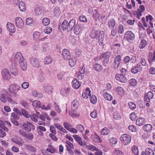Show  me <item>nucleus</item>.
Segmentation results:
<instances>
[{"instance_id": "9d476101", "label": "nucleus", "mask_w": 155, "mask_h": 155, "mask_svg": "<svg viewBox=\"0 0 155 155\" xmlns=\"http://www.w3.org/2000/svg\"><path fill=\"white\" fill-rule=\"evenodd\" d=\"M2 74L4 79L8 80L11 78V74L9 70L7 69H3L2 71Z\"/></svg>"}, {"instance_id": "1a4fd4ad", "label": "nucleus", "mask_w": 155, "mask_h": 155, "mask_svg": "<svg viewBox=\"0 0 155 155\" xmlns=\"http://www.w3.org/2000/svg\"><path fill=\"white\" fill-rule=\"evenodd\" d=\"M30 61L31 64L34 67L38 68L40 66V63L39 60L35 58H31Z\"/></svg>"}, {"instance_id": "3c124183", "label": "nucleus", "mask_w": 155, "mask_h": 155, "mask_svg": "<svg viewBox=\"0 0 155 155\" xmlns=\"http://www.w3.org/2000/svg\"><path fill=\"white\" fill-rule=\"evenodd\" d=\"M20 118V116L14 112L12 113L11 114V119L12 120H18Z\"/></svg>"}, {"instance_id": "8fccbe9b", "label": "nucleus", "mask_w": 155, "mask_h": 155, "mask_svg": "<svg viewBox=\"0 0 155 155\" xmlns=\"http://www.w3.org/2000/svg\"><path fill=\"white\" fill-rule=\"evenodd\" d=\"M113 155H124V153L121 151L115 149L113 153Z\"/></svg>"}, {"instance_id": "052dcab7", "label": "nucleus", "mask_w": 155, "mask_h": 155, "mask_svg": "<svg viewBox=\"0 0 155 155\" xmlns=\"http://www.w3.org/2000/svg\"><path fill=\"white\" fill-rule=\"evenodd\" d=\"M34 11L37 15H39L42 13L41 9L38 7H36Z\"/></svg>"}, {"instance_id": "37998d69", "label": "nucleus", "mask_w": 155, "mask_h": 155, "mask_svg": "<svg viewBox=\"0 0 155 155\" xmlns=\"http://www.w3.org/2000/svg\"><path fill=\"white\" fill-rule=\"evenodd\" d=\"M32 94L35 97H37L38 98L42 97V95L41 93L35 91H32Z\"/></svg>"}, {"instance_id": "a878e982", "label": "nucleus", "mask_w": 155, "mask_h": 155, "mask_svg": "<svg viewBox=\"0 0 155 155\" xmlns=\"http://www.w3.org/2000/svg\"><path fill=\"white\" fill-rule=\"evenodd\" d=\"M116 91L117 94L120 96H123L125 94V91L121 87H118L116 88Z\"/></svg>"}, {"instance_id": "5fc2aeb1", "label": "nucleus", "mask_w": 155, "mask_h": 155, "mask_svg": "<svg viewBox=\"0 0 155 155\" xmlns=\"http://www.w3.org/2000/svg\"><path fill=\"white\" fill-rule=\"evenodd\" d=\"M42 23L45 26H47L50 23L49 19L48 18H45L42 20Z\"/></svg>"}, {"instance_id": "412c9836", "label": "nucleus", "mask_w": 155, "mask_h": 155, "mask_svg": "<svg viewBox=\"0 0 155 155\" xmlns=\"http://www.w3.org/2000/svg\"><path fill=\"white\" fill-rule=\"evenodd\" d=\"M91 91L89 88L88 87L86 88L85 91L82 94V97L84 99H87L89 96H91Z\"/></svg>"}, {"instance_id": "58836bf2", "label": "nucleus", "mask_w": 155, "mask_h": 155, "mask_svg": "<svg viewBox=\"0 0 155 155\" xmlns=\"http://www.w3.org/2000/svg\"><path fill=\"white\" fill-rule=\"evenodd\" d=\"M40 36L41 34L39 32L37 31L34 32L33 35V38L35 41H38L41 37Z\"/></svg>"}, {"instance_id": "f704fd0d", "label": "nucleus", "mask_w": 155, "mask_h": 155, "mask_svg": "<svg viewBox=\"0 0 155 155\" xmlns=\"http://www.w3.org/2000/svg\"><path fill=\"white\" fill-rule=\"evenodd\" d=\"M69 114L70 116L73 117H76L80 116V113L79 112L76 111V110H72L69 112Z\"/></svg>"}, {"instance_id": "f3484780", "label": "nucleus", "mask_w": 155, "mask_h": 155, "mask_svg": "<svg viewBox=\"0 0 155 155\" xmlns=\"http://www.w3.org/2000/svg\"><path fill=\"white\" fill-rule=\"evenodd\" d=\"M101 33L99 31L94 30L91 32L90 36L92 38L97 39V38L99 37V36L101 35Z\"/></svg>"}, {"instance_id": "f257e3e1", "label": "nucleus", "mask_w": 155, "mask_h": 155, "mask_svg": "<svg viewBox=\"0 0 155 155\" xmlns=\"http://www.w3.org/2000/svg\"><path fill=\"white\" fill-rule=\"evenodd\" d=\"M75 23L76 21L75 20H71L69 22L67 20H65L62 24V28L64 31L70 32L75 25Z\"/></svg>"}, {"instance_id": "09e8293b", "label": "nucleus", "mask_w": 155, "mask_h": 155, "mask_svg": "<svg viewBox=\"0 0 155 155\" xmlns=\"http://www.w3.org/2000/svg\"><path fill=\"white\" fill-rule=\"evenodd\" d=\"M52 61V59L50 56H47L44 59L45 64H50Z\"/></svg>"}, {"instance_id": "aec40b11", "label": "nucleus", "mask_w": 155, "mask_h": 155, "mask_svg": "<svg viewBox=\"0 0 155 155\" xmlns=\"http://www.w3.org/2000/svg\"><path fill=\"white\" fill-rule=\"evenodd\" d=\"M72 87L75 89H78L80 87L81 83L79 81L76 79H74L72 82Z\"/></svg>"}, {"instance_id": "5701e85b", "label": "nucleus", "mask_w": 155, "mask_h": 155, "mask_svg": "<svg viewBox=\"0 0 155 155\" xmlns=\"http://www.w3.org/2000/svg\"><path fill=\"white\" fill-rule=\"evenodd\" d=\"M46 150L51 153H56L58 152L57 149L54 148L51 144H49L46 149Z\"/></svg>"}, {"instance_id": "6ab92c4d", "label": "nucleus", "mask_w": 155, "mask_h": 155, "mask_svg": "<svg viewBox=\"0 0 155 155\" xmlns=\"http://www.w3.org/2000/svg\"><path fill=\"white\" fill-rule=\"evenodd\" d=\"M73 28L74 33L76 35H78L81 31V25L78 24H76V23Z\"/></svg>"}, {"instance_id": "20e7f679", "label": "nucleus", "mask_w": 155, "mask_h": 155, "mask_svg": "<svg viewBox=\"0 0 155 155\" xmlns=\"http://www.w3.org/2000/svg\"><path fill=\"white\" fill-rule=\"evenodd\" d=\"M131 137L127 134H122L120 137V140L122 143L124 145H126L129 144L131 141Z\"/></svg>"}, {"instance_id": "69168bd1", "label": "nucleus", "mask_w": 155, "mask_h": 155, "mask_svg": "<svg viewBox=\"0 0 155 155\" xmlns=\"http://www.w3.org/2000/svg\"><path fill=\"white\" fill-rule=\"evenodd\" d=\"M109 142L111 144H115L117 143V140L116 138L114 137H112L109 139Z\"/></svg>"}, {"instance_id": "0eeeda50", "label": "nucleus", "mask_w": 155, "mask_h": 155, "mask_svg": "<svg viewBox=\"0 0 155 155\" xmlns=\"http://www.w3.org/2000/svg\"><path fill=\"white\" fill-rule=\"evenodd\" d=\"M124 37L128 41L130 42L135 38V36L132 31H128L125 34Z\"/></svg>"}, {"instance_id": "c756f323", "label": "nucleus", "mask_w": 155, "mask_h": 155, "mask_svg": "<svg viewBox=\"0 0 155 155\" xmlns=\"http://www.w3.org/2000/svg\"><path fill=\"white\" fill-rule=\"evenodd\" d=\"M66 146L67 148V150L68 151L73 152V151L71 149H74V146L73 144L68 140L66 141Z\"/></svg>"}, {"instance_id": "4d7b16f0", "label": "nucleus", "mask_w": 155, "mask_h": 155, "mask_svg": "<svg viewBox=\"0 0 155 155\" xmlns=\"http://www.w3.org/2000/svg\"><path fill=\"white\" fill-rule=\"evenodd\" d=\"M90 100L91 102L93 104H95L97 101V99L96 96L95 95H93L90 96Z\"/></svg>"}, {"instance_id": "6e6552de", "label": "nucleus", "mask_w": 155, "mask_h": 155, "mask_svg": "<svg viewBox=\"0 0 155 155\" xmlns=\"http://www.w3.org/2000/svg\"><path fill=\"white\" fill-rule=\"evenodd\" d=\"M16 26L19 28L22 29L24 27V22L22 19L19 17H17L15 19Z\"/></svg>"}, {"instance_id": "ddd939ff", "label": "nucleus", "mask_w": 155, "mask_h": 155, "mask_svg": "<svg viewBox=\"0 0 155 155\" xmlns=\"http://www.w3.org/2000/svg\"><path fill=\"white\" fill-rule=\"evenodd\" d=\"M14 60L16 63H19L22 61L24 59L20 52H17L15 55Z\"/></svg>"}, {"instance_id": "603ef678", "label": "nucleus", "mask_w": 155, "mask_h": 155, "mask_svg": "<svg viewBox=\"0 0 155 155\" xmlns=\"http://www.w3.org/2000/svg\"><path fill=\"white\" fill-rule=\"evenodd\" d=\"M145 152L147 155H154L153 151L150 148H147L145 150Z\"/></svg>"}, {"instance_id": "9b49d317", "label": "nucleus", "mask_w": 155, "mask_h": 155, "mask_svg": "<svg viewBox=\"0 0 155 155\" xmlns=\"http://www.w3.org/2000/svg\"><path fill=\"white\" fill-rule=\"evenodd\" d=\"M22 126L24 129L27 131L30 132L31 129L34 130L35 127L31 123L27 122L23 123Z\"/></svg>"}, {"instance_id": "f8f14e48", "label": "nucleus", "mask_w": 155, "mask_h": 155, "mask_svg": "<svg viewBox=\"0 0 155 155\" xmlns=\"http://www.w3.org/2000/svg\"><path fill=\"white\" fill-rule=\"evenodd\" d=\"M62 56L65 60H68L71 58V54L69 51L66 49H64L62 53Z\"/></svg>"}, {"instance_id": "338daca9", "label": "nucleus", "mask_w": 155, "mask_h": 155, "mask_svg": "<svg viewBox=\"0 0 155 155\" xmlns=\"http://www.w3.org/2000/svg\"><path fill=\"white\" fill-rule=\"evenodd\" d=\"M44 90L48 93L51 94L52 93L51 88L49 86H45L44 87Z\"/></svg>"}, {"instance_id": "6e6d98bb", "label": "nucleus", "mask_w": 155, "mask_h": 155, "mask_svg": "<svg viewBox=\"0 0 155 155\" xmlns=\"http://www.w3.org/2000/svg\"><path fill=\"white\" fill-rule=\"evenodd\" d=\"M99 38L98 42L99 43L100 46H102L104 40V35L102 34L99 36Z\"/></svg>"}, {"instance_id": "4be33fe9", "label": "nucleus", "mask_w": 155, "mask_h": 155, "mask_svg": "<svg viewBox=\"0 0 155 155\" xmlns=\"http://www.w3.org/2000/svg\"><path fill=\"white\" fill-rule=\"evenodd\" d=\"M0 100L3 103H5L7 100L9 101H11L12 100L11 98L7 95L3 93L0 95Z\"/></svg>"}, {"instance_id": "c9c22d12", "label": "nucleus", "mask_w": 155, "mask_h": 155, "mask_svg": "<svg viewBox=\"0 0 155 155\" xmlns=\"http://www.w3.org/2000/svg\"><path fill=\"white\" fill-rule=\"evenodd\" d=\"M144 130L147 132H150L152 129V125L149 124H146L143 127Z\"/></svg>"}, {"instance_id": "bf43d9fd", "label": "nucleus", "mask_w": 155, "mask_h": 155, "mask_svg": "<svg viewBox=\"0 0 155 155\" xmlns=\"http://www.w3.org/2000/svg\"><path fill=\"white\" fill-rule=\"evenodd\" d=\"M11 74L14 76H17L18 74V71L16 68H14L11 70Z\"/></svg>"}, {"instance_id": "2f4dec72", "label": "nucleus", "mask_w": 155, "mask_h": 155, "mask_svg": "<svg viewBox=\"0 0 155 155\" xmlns=\"http://www.w3.org/2000/svg\"><path fill=\"white\" fill-rule=\"evenodd\" d=\"M39 117L40 119L44 121H45L46 119L49 121L51 120V119L49 116L46 114H44L40 115L39 116Z\"/></svg>"}, {"instance_id": "393cba45", "label": "nucleus", "mask_w": 155, "mask_h": 155, "mask_svg": "<svg viewBox=\"0 0 155 155\" xmlns=\"http://www.w3.org/2000/svg\"><path fill=\"white\" fill-rule=\"evenodd\" d=\"M70 90V87H66L62 89L61 91V95L63 96H68L69 94Z\"/></svg>"}, {"instance_id": "b1692460", "label": "nucleus", "mask_w": 155, "mask_h": 155, "mask_svg": "<svg viewBox=\"0 0 155 155\" xmlns=\"http://www.w3.org/2000/svg\"><path fill=\"white\" fill-rule=\"evenodd\" d=\"M116 22L114 18L110 19L108 22V26L109 28L113 29L115 26Z\"/></svg>"}, {"instance_id": "7c9ffc66", "label": "nucleus", "mask_w": 155, "mask_h": 155, "mask_svg": "<svg viewBox=\"0 0 155 155\" xmlns=\"http://www.w3.org/2000/svg\"><path fill=\"white\" fill-rule=\"evenodd\" d=\"M91 140L95 142H101L100 137L97 134H94L91 136Z\"/></svg>"}, {"instance_id": "4c0bfd02", "label": "nucleus", "mask_w": 155, "mask_h": 155, "mask_svg": "<svg viewBox=\"0 0 155 155\" xmlns=\"http://www.w3.org/2000/svg\"><path fill=\"white\" fill-rule=\"evenodd\" d=\"M20 115H23L25 117L27 118H29L30 117V115H29L27 111L24 109H21L20 110Z\"/></svg>"}, {"instance_id": "bb28decb", "label": "nucleus", "mask_w": 155, "mask_h": 155, "mask_svg": "<svg viewBox=\"0 0 155 155\" xmlns=\"http://www.w3.org/2000/svg\"><path fill=\"white\" fill-rule=\"evenodd\" d=\"M141 71V65L138 64L131 69V71L133 73L135 74L138 72H140Z\"/></svg>"}, {"instance_id": "c03bdc74", "label": "nucleus", "mask_w": 155, "mask_h": 155, "mask_svg": "<svg viewBox=\"0 0 155 155\" xmlns=\"http://www.w3.org/2000/svg\"><path fill=\"white\" fill-rule=\"evenodd\" d=\"M132 151L133 153L135 155H138L139 154L138 150L137 147L134 145L131 148Z\"/></svg>"}, {"instance_id": "c85d7f7f", "label": "nucleus", "mask_w": 155, "mask_h": 155, "mask_svg": "<svg viewBox=\"0 0 155 155\" xmlns=\"http://www.w3.org/2000/svg\"><path fill=\"white\" fill-rule=\"evenodd\" d=\"M145 123V119L143 117H139L136 121V124L138 126L143 125Z\"/></svg>"}, {"instance_id": "4468645a", "label": "nucleus", "mask_w": 155, "mask_h": 155, "mask_svg": "<svg viewBox=\"0 0 155 155\" xmlns=\"http://www.w3.org/2000/svg\"><path fill=\"white\" fill-rule=\"evenodd\" d=\"M116 79L122 83H126L127 81L126 78L122 74H117L115 75Z\"/></svg>"}, {"instance_id": "2eb2a0df", "label": "nucleus", "mask_w": 155, "mask_h": 155, "mask_svg": "<svg viewBox=\"0 0 155 155\" xmlns=\"http://www.w3.org/2000/svg\"><path fill=\"white\" fill-rule=\"evenodd\" d=\"M11 140L13 143L20 146H22L24 143L23 140L21 139H18L16 136L12 137Z\"/></svg>"}, {"instance_id": "72a5a7b5", "label": "nucleus", "mask_w": 155, "mask_h": 155, "mask_svg": "<svg viewBox=\"0 0 155 155\" xmlns=\"http://www.w3.org/2000/svg\"><path fill=\"white\" fill-rule=\"evenodd\" d=\"M19 63L21 69L24 71H26L27 66L26 61L24 60L22 61L21 62Z\"/></svg>"}, {"instance_id": "dca6fc26", "label": "nucleus", "mask_w": 155, "mask_h": 155, "mask_svg": "<svg viewBox=\"0 0 155 155\" xmlns=\"http://www.w3.org/2000/svg\"><path fill=\"white\" fill-rule=\"evenodd\" d=\"M111 55V53L109 52H107L103 54V58L104 59V64L105 66L109 63V58Z\"/></svg>"}, {"instance_id": "13d9d810", "label": "nucleus", "mask_w": 155, "mask_h": 155, "mask_svg": "<svg viewBox=\"0 0 155 155\" xmlns=\"http://www.w3.org/2000/svg\"><path fill=\"white\" fill-rule=\"evenodd\" d=\"M44 32L47 34H50L52 31V28L49 27H46L44 29Z\"/></svg>"}, {"instance_id": "774afa93", "label": "nucleus", "mask_w": 155, "mask_h": 155, "mask_svg": "<svg viewBox=\"0 0 155 155\" xmlns=\"http://www.w3.org/2000/svg\"><path fill=\"white\" fill-rule=\"evenodd\" d=\"M29 84L27 82H24L21 84V87L24 89H26L28 88L29 87Z\"/></svg>"}, {"instance_id": "49530a36", "label": "nucleus", "mask_w": 155, "mask_h": 155, "mask_svg": "<svg viewBox=\"0 0 155 155\" xmlns=\"http://www.w3.org/2000/svg\"><path fill=\"white\" fill-rule=\"evenodd\" d=\"M86 147L88 149L92 151L97 150V148L96 147L92 144L87 145Z\"/></svg>"}, {"instance_id": "7ed1b4c3", "label": "nucleus", "mask_w": 155, "mask_h": 155, "mask_svg": "<svg viewBox=\"0 0 155 155\" xmlns=\"http://www.w3.org/2000/svg\"><path fill=\"white\" fill-rule=\"evenodd\" d=\"M32 105L34 107L41 108L42 109L46 110H50L51 108V106L50 104H48L46 107L43 104H42L41 102L37 100L33 101Z\"/></svg>"}, {"instance_id": "39448f33", "label": "nucleus", "mask_w": 155, "mask_h": 155, "mask_svg": "<svg viewBox=\"0 0 155 155\" xmlns=\"http://www.w3.org/2000/svg\"><path fill=\"white\" fill-rule=\"evenodd\" d=\"M121 60V57L120 55H118L114 59L113 66L115 69H118L120 68V64Z\"/></svg>"}, {"instance_id": "a18cd8bd", "label": "nucleus", "mask_w": 155, "mask_h": 155, "mask_svg": "<svg viewBox=\"0 0 155 155\" xmlns=\"http://www.w3.org/2000/svg\"><path fill=\"white\" fill-rule=\"evenodd\" d=\"M54 14L55 16H58L60 14V9L58 7H55L54 10Z\"/></svg>"}, {"instance_id": "e433bc0d", "label": "nucleus", "mask_w": 155, "mask_h": 155, "mask_svg": "<svg viewBox=\"0 0 155 155\" xmlns=\"http://www.w3.org/2000/svg\"><path fill=\"white\" fill-rule=\"evenodd\" d=\"M93 67L95 70L98 72L101 71L103 68L102 65L99 64H94Z\"/></svg>"}, {"instance_id": "f03ea898", "label": "nucleus", "mask_w": 155, "mask_h": 155, "mask_svg": "<svg viewBox=\"0 0 155 155\" xmlns=\"http://www.w3.org/2000/svg\"><path fill=\"white\" fill-rule=\"evenodd\" d=\"M88 12L93 15L95 21L98 20L102 22L105 16L99 14L97 10L94 8H91L88 10Z\"/></svg>"}, {"instance_id": "680f3d73", "label": "nucleus", "mask_w": 155, "mask_h": 155, "mask_svg": "<svg viewBox=\"0 0 155 155\" xmlns=\"http://www.w3.org/2000/svg\"><path fill=\"white\" fill-rule=\"evenodd\" d=\"M64 127L68 131L72 127V125L70 123L68 122H64Z\"/></svg>"}, {"instance_id": "ea45409f", "label": "nucleus", "mask_w": 155, "mask_h": 155, "mask_svg": "<svg viewBox=\"0 0 155 155\" xmlns=\"http://www.w3.org/2000/svg\"><path fill=\"white\" fill-rule=\"evenodd\" d=\"M110 130L107 127L103 128L101 131V134L103 135H107L109 134Z\"/></svg>"}, {"instance_id": "473e14b6", "label": "nucleus", "mask_w": 155, "mask_h": 155, "mask_svg": "<svg viewBox=\"0 0 155 155\" xmlns=\"http://www.w3.org/2000/svg\"><path fill=\"white\" fill-rule=\"evenodd\" d=\"M19 8L21 12H24L26 9V6L24 2L22 1L20 2L19 4Z\"/></svg>"}, {"instance_id": "0e129e2a", "label": "nucleus", "mask_w": 155, "mask_h": 155, "mask_svg": "<svg viewBox=\"0 0 155 155\" xmlns=\"http://www.w3.org/2000/svg\"><path fill=\"white\" fill-rule=\"evenodd\" d=\"M24 137L29 140H32L34 136L31 133H26Z\"/></svg>"}, {"instance_id": "cd10ccee", "label": "nucleus", "mask_w": 155, "mask_h": 155, "mask_svg": "<svg viewBox=\"0 0 155 155\" xmlns=\"http://www.w3.org/2000/svg\"><path fill=\"white\" fill-rule=\"evenodd\" d=\"M79 105V103L77 100H74L71 103V109L73 110H76L78 108Z\"/></svg>"}, {"instance_id": "de8ad7c7", "label": "nucleus", "mask_w": 155, "mask_h": 155, "mask_svg": "<svg viewBox=\"0 0 155 155\" xmlns=\"http://www.w3.org/2000/svg\"><path fill=\"white\" fill-rule=\"evenodd\" d=\"M103 96L104 98L107 100L111 101L112 99V96L107 93H104V94Z\"/></svg>"}, {"instance_id": "e2e57ef3", "label": "nucleus", "mask_w": 155, "mask_h": 155, "mask_svg": "<svg viewBox=\"0 0 155 155\" xmlns=\"http://www.w3.org/2000/svg\"><path fill=\"white\" fill-rule=\"evenodd\" d=\"M34 21L31 18H28L26 19V24L27 25H31L33 24Z\"/></svg>"}, {"instance_id": "79ce46f5", "label": "nucleus", "mask_w": 155, "mask_h": 155, "mask_svg": "<svg viewBox=\"0 0 155 155\" xmlns=\"http://www.w3.org/2000/svg\"><path fill=\"white\" fill-rule=\"evenodd\" d=\"M26 148L28 150L32 152H36L37 151V149L33 146L30 145H27L26 146Z\"/></svg>"}, {"instance_id": "864d4df0", "label": "nucleus", "mask_w": 155, "mask_h": 155, "mask_svg": "<svg viewBox=\"0 0 155 155\" xmlns=\"http://www.w3.org/2000/svg\"><path fill=\"white\" fill-rule=\"evenodd\" d=\"M147 45V41L144 39H142L141 40L140 43L139 45V48L140 49L144 48Z\"/></svg>"}, {"instance_id": "a19ab883", "label": "nucleus", "mask_w": 155, "mask_h": 155, "mask_svg": "<svg viewBox=\"0 0 155 155\" xmlns=\"http://www.w3.org/2000/svg\"><path fill=\"white\" fill-rule=\"evenodd\" d=\"M69 60V64L71 67H74L76 64V63L77 59L76 58H71Z\"/></svg>"}, {"instance_id": "a211bd4d", "label": "nucleus", "mask_w": 155, "mask_h": 155, "mask_svg": "<svg viewBox=\"0 0 155 155\" xmlns=\"http://www.w3.org/2000/svg\"><path fill=\"white\" fill-rule=\"evenodd\" d=\"M7 30L11 33H14L15 31V28L14 25L11 22H8L7 24Z\"/></svg>"}, {"instance_id": "423d86ee", "label": "nucleus", "mask_w": 155, "mask_h": 155, "mask_svg": "<svg viewBox=\"0 0 155 155\" xmlns=\"http://www.w3.org/2000/svg\"><path fill=\"white\" fill-rule=\"evenodd\" d=\"M19 86L16 84H11L9 88V91L13 94H16L20 90Z\"/></svg>"}]
</instances>
